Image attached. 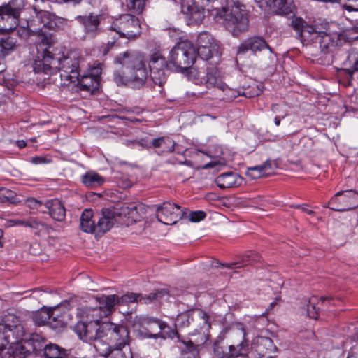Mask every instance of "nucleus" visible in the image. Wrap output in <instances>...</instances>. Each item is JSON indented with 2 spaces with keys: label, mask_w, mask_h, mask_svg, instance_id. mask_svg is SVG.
I'll list each match as a JSON object with an SVG mask.
<instances>
[{
  "label": "nucleus",
  "mask_w": 358,
  "mask_h": 358,
  "mask_svg": "<svg viewBox=\"0 0 358 358\" xmlns=\"http://www.w3.org/2000/svg\"><path fill=\"white\" fill-rule=\"evenodd\" d=\"M90 310L80 309L82 320L73 328L81 340L85 342L94 341L93 347L99 355L107 353L110 346H129V331L125 326L103 321V318L108 316L102 314H99V317H91Z\"/></svg>",
  "instance_id": "f257e3e1"
},
{
  "label": "nucleus",
  "mask_w": 358,
  "mask_h": 358,
  "mask_svg": "<svg viewBox=\"0 0 358 358\" xmlns=\"http://www.w3.org/2000/svg\"><path fill=\"white\" fill-rule=\"evenodd\" d=\"M181 9L190 24H201L207 11L215 17L222 19L224 26L234 36H238L246 31L248 27L245 6L238 3H235L231 8H223L219 10L214 8L213 5L210 6V3L205 1L202 6H199L195 0H182Z\"/></svg>",
  "instance_id": "f03ea898"
},
{
  "label": "nucleus",
  "mask_w": 358,
  "mask_h": 358,
  "mask_svg": "<svg viewBox=\"0 0 358 358\" xmlns=\"http://www.w3.org/2000/svg\"><path fill=\"white\" fill-rule=\"evenodd\" d=\"M51 43L46 36L41 38V41L36 45L37 56L33 68L36 73H51L54 68L60 72L62 86L67 87L71 83L78 81L79 76L80 59L74 54L63 56L55 60L49 49Z\"/></svg>",
  "instance_id": "7ed1b4c3"
},
{
  "label": "nucleus",
  "mask_w": 358,
  "mask_h": 358,
  "mask_svg": "<svg viewBox=\"0 0 358 358\" xmlns=\"http://www.w3.org/2000/svg\"><path fill=\"white\" fill-rule=\"evenodd\" d=\"M121 65L114 72L113 79L117 85H131L134 87L143 86L148 78L143 55L138 52H125L115 59Z\"/></svg>",
  "instance_id": "20e7f679"
},
{
  "label": "nucleus",
  "mask_w": 358,
  "mask_h": 358,
  "mask_svg": "<svg viewBox=\"0 0 358 358\" xmlns=\"http://www.w3.org/2000/svg\"><path fill=\"white\" fill-rule=\"evenodd\" d=\"M210 315L201 309L195 310L192 314V320L199 324V328L194 329V336H198L189 341H182L185 348L182 352L186 355L190 353L193 357L198 355L199 347L204 345L209 339L208 331L210 329Z\"/></svg>",
  "instance_id": "39448f33"
},
{
  "label": "nucleus",
  "mask_w": 358,
  "mask_h": 358,
  "mask_svg": "<svg viewBox=\"0 0 358 358\" xmlns=\"http://www.w3.org/2000/svg\"><path fill=\"white\" fill-rule=\"evenodd\" d=\"M196 59V51L193 43L188 39H181L171 50L167 62L170 68L182 71L193 65Z\"/></svg>",
  "instance_id": "423d86ee"
},
{
  "label": "nucleus",
  "mask_w": 358,
  "mask_h": 358,
  "mask_svg": "<svg viewBox=\"0 0 358 358\" xmlns=\"http://www.w3.org/2000/svg\"><path fill=\"white\" fill-rule=\"evenodd\" d=\"M99 306L96 307H85V309L91 310L90 316H97L99 314L108 316L116 305L123 306L129 303H134L137 301H144V296L140 294L127 293L124 295L119 297L117 295L112 294L109 296L103 295L96 299Z\"/></svg>",
  "instance_id": "0eeeda50"
},
{
  "label": "nucleus",
  "mask_w": 358,
  "mask_h": 358,
  "mask_svg": "<svg viewBox=\"0 0 358 358\" xmlns=\"http://www.w3.org/2000/svg\"><path fill=\"white\" fill-rule=\"evenodd\" d=\"M134 331L142 338H165L168 334L166 329H169L167 324L159 319L140 316L135 319L133 324Z\"/></svg>",
  "instance_id": "6e6552de"
},
{
  "label": "nucleus",
  "mask_w": 358,
  "mask_h": 358,
  "mask_svg": "<svg viewBox=\"0 0 358 358\" xmlns=\"http://www.w3.org/2000/svg\"><path fill=\"white\" fill-rule=\"evenodd\" d=\"M232 336H238L241 338L240 343L230 345L229 351H224L222 346L218 345H214V355L216 358H249L245 352L248 348V341L246 339V332L241 324L236 325V328H233L231 331Z\"/></svg>",
  "instance_id": "1a4fd4ad"
},
{
  "label": "nucleus",
  "mask_w": 358,
  "mask_h": 358,
  "mask_svg": "<svg viewBox=\"0 0 358 358\" xmlns=\"http://www.w3.org/2000/svg\"><path fill=\"white\" fill-rule=\"evenodd\" d=\"M24 6V0H11L0 6V33L15 29L18 25L20 11Z\"/></svg>",
  "instance_id": "9d476101"
},
{
  "label": "nucleus",
  "mask_w": 358,
  "mask_h": 358,
  "mask_svg": "<svg viewBox=\"0 0 358 358\" xmlns=\"http://www.w3.org/2000/svg\"><path fill=\"white\" fill-rule=\"evenodd\" d=\"M110 29L118 34L120 37L127 38H135L141 34L138 19L130 14L122 15L115 19L110 26Z\"/></svg>",
  "instance_id": "9b49d317"
},
{
  "label": "nucleus",
  "mask_w": 358,
  "mask_h": 358,
  "mask_svg": "<svg viewBox=\"0 0 358 358\" xmlns=\"http://www.w3.org/2000/svg\"><path fill=\"white\" fill-rule=\"evenodd\" d=\"M101 73V64H94V66L90 69V72L87 75H83L80 78L78 76V81L71 83L66 87L70 91L80 92L86 91L92 94L99 86V76Z\"/></svg>",
  "instance_id": "f8f14e48"
},
{
  "label": "nucleus",
  "mask_w": 358,
  "mask_h": 358,
  "mask_svg": "<svg viewBox=\"0 0 358 358\" xmlns=\"http://www.w3.org/2000/svg\"><path fill=\"white\" fill-rule=\"evenodd\" d=\"M58 307L42 308L34 315V323L38 326L49 325L52 329L66 324L65 315H60Z\"/></svg>",
  "instance_id": "ddd939ff"
},
{
  "label": "nucleus",
  "mask_w": 358,
  "mask_h": 358,
  "mask_svg": "<svg viewBox=\"0 0 358 358\" xmlns=\"http://www.w3.org/2000/svg\"><path fill=\"white\" fill-rule=\"evenodd\" d=\"M196 51V56H199L203 60H209L213 57L219 59L221 55L219 44L208 32H201L198 35Z\"/></svg>",
  "instance_id": "4468645a"
},
{
  "label": "nucleus",
  "mask_w": 358,
  "mask_h": 358,
  "mask_svg": "<svg viewBox=\"0 0 358 358\" xmlns=\"http://www.w3.org/2000/svg\"><path fill=\"white\" fill-rule=\"evenodd\" d=\"M327 206L336 211L354 209L358 207V193L352 189L337 192L330 199Z\"/></svg>",
  "instance_id": "2eb2a0df"
},
{
  "label": "nucleus",
  "mask_w": 358,
  "mask_h": 358,
  "mask_svg": "<svg viewBox=\"0 0 358 358\" xmlns=\"http://www.w3.org/2000/svg\"><path fill=\"white\" fill-rule=\"evenodd\" d=\"M148 66L151 80L155 85L162 87L166 81V68H170L169 62L159 52H156L150 55Z\"/></svg>",
  "instance_id": "dca6fc26"
},
{
  "label": "nucleus",
  "mask_w": 358,
  "mask_h": 358,
  "mask_svg": "<svg viewBox=\"0 0 358 358\" xmlns=\"http://www.w3.org/2000/svg\"><path fill=\"white\" fill-rule=\"evenodd\" d=\"M203 85L207 89L215 88L225 93L227 98H236L237 92L229 87L223 80V77L217 68H207L203 76Z\"/></svg>",
  "instance_id": "f3484780"
},
{
  "label": "nucleus",
  "mask_w": 358,
  "mask_h": 358,
  "mask_svg": "<svg viewBox=\"0 0 358 358\" xmlns=\"http://www.w3.org/2000/svg\"><path fill=\"white\" fill-rule=\"evenodd\" d=\"M183 211L180 206L176 203L164 202L157 208V220L164 224H173L177 222L183 216Z\"/></svg>",
  "instance_id": "a211bd4d"
},
{
  "label": "nucleus",
  "mask_w": 358,
  "mask_h": 358,
  "mask_svg": "<svg viewBox=\"0 0 358 358\" xmlns=\"http://www.w3.org/2000/svg\"><path fill=\"white\" fill-rule=\"evenodd\" d=\"M264 12L277 15H288L292 12L291 4L287 0H254Z\"/></svg>",
  "instance_id": "6ab92c4d"
},
{
  "label": "nucleus",
  "mask_w": 358,
  "mask_h": 358,
  "mask_svg": "<svg viewBox=\"0 0 358 358\" xmlns=\"http://www.w3.org/2000/svg\"><path fill=\"white\" fill-rule=\"evenodd\" d=\"M252 350L257 353V358H274L270 354L275 352L277 348L270 338L257 336L252 341Z\"/></svg>",
  "instance_id": "aec40b11"
},
{
  "label": "nucleus",
  "mask_w": 358,
  "mask_h": 358,
  "mask_svg": "<svg viewBox=\"0 0 358 358\" xmlns=\"http://www.w3.org/2000/svg\"><path fill=\"white\" fill-rule=\"evenodd\" d=\"M75 19L83 25L87 36L94 38L101 33L99 15L90 13L89 15H78Z\"/></svg>",
  "instance_id": "412c9836"
},
{
  "label": "nucleus",
  "mask_w": 358,
  "mask_h": 358,
  "mask_svg": "<svg viewBox=\"0 0 358 358\" xmlns=\"http://www.w3.org/2000/svg\"><path fill=\"white\" fill-rule=\"evenodd\" d=\"M336 305V300L329 297L313 296L307 305V314L310 318L316 319L320 310H329L330 306Z\"/></svg>",
  "instance_id": "4be33fe9"
},
{
  "label": "nucleus",
  "mask_w": 358,
  "mask_h": 358,
  "mask_svg": "<svg viewBox=\"0 0 358 358\" xmlns=\"http://www.w3.org/2000/svg\"><path fill=\"white\" fill-rule=\"evenodd\" d=\"M41 342L38 338H32L23 343H17L13 350V358H27L31 355V350L37 354L41 352Z\"/></svg>",
  "instance_id": "5701e85b"
},
{
  "label": "nucleus",
  "mask_w": 358,
  "mask_h": 358,
  "mask_svg": "<svg viewBox=\"0 0 358 358\" xmlns=\"http://www.w3.org/2000/svg\"><path fill=\"white\" fill-rule=\"evenodd\" d=\"M268 49L271 51L269 45L265 40L259 36H253L245 39L238 48L237 54H244L248 50L253 52Z\"/></svg>",
  "instance_id": "b1692460"
},
{
  "label": "nucleus",
  "mask_w": 358,
  "mask_h": 358,
  "mask_svg": "<svg viewBox=\"0 0 358 358\" xmlns=\"http://www.w3.org/2000/svg\"><path fill=\"white\" fill-rule=\"evenodd\" d=\"M341 35L337 32H327L319 36L315 40L322 52L327 53L338 45Z\"/></svg>",
  "instance_id": "393cba45"
},
{
  "label": "nucleus",
  "mask_w": 358,
  "mask_h": 358,
  "mask_svg": "<svg viewBox=\"0 0 358 358\" xmlns=\"http://www.w3.org/2000/svg\"><path fill=\"white\" fill-rule=\"evenodd\" d=\"M44 206L48 210L50 216L55 220L63 222L66 218V209L63 203L57 199L47 200Z\"/></svg>",
  "instance_id": "a878e982"
},
{
  "label": "nucleus",
  "mask_w": 358,
  "mask_h": 358,
  "mask_svg": "<svg viewBox=\"0 0 358 358\" xmlns=\"http://www.w3.org/2000/svg\"><path fill=\"white\" fill-rule=\"evenodd\" d=\"M215 182L221 189L231 188L240 185L242 178L236 173L227 172L219 175L215 178Z\"/></svg>",
  "instance_id": "bb28decb"
},
{
  "label": "nucleus",
  "mask_w": 358,
  "mask_h": 358,
  "mask_svg": "<svg viewBox=\"0 0 358 358\" xmlns=\"http://www.w3.org/2000/svg\"><path fill=\"white\" fill-rule=\"evenodd\" d=\"M114 213L108 208L103 209L102 210L101 217H99L96 224V231L106 233L112 228L114 225Z\"/></svg>",
  "instance_id": "cd10ccee"
},
{
  "label": "nucleus",
  "mask_w": 358,
  "mask_h": 358,
  "mask_svg": "<svg viewBox=\"0 0 358 358\" xmlns=\"http://www.w3.org/2000/svg\"><path fill=\"white\" fill-rule=\"evenodd\" d=\"M17 48V39L12 36L0 38V61L11 55Z\"/></svg>",
  "instance_id": "c85d7f7f"
},
{
  "label": "nucleus",
  "mask_w": 358,
  "mask_h": 358,
  "mask_svg": "<svg viewBox=\"0 0 358 358\" xmlns=\"http://www.w3.org/2000/svg\"><path fill=\"white\" fill-rule=\"evenodd\" d=\"M345 66V68L342 70V72L348 75L349 80H352L353 73L358 71V50H352L350 52Z\"/></svg>",
  "instance_id": "c756f323"
},
{
  "label": "nucleus",
  "mask_w": 358,
  "mask_h": 358,
  "mask_svg": "<svg viewBox=\"0 0 358 358\" xmlns=\"http://www.w3.org/2000/svg\"><path fill=\"white\" fill-rule=\"evenodd\" d=\"M80 227L85 233H93L96 231V224L93 220V212L91 209H85L82 213Z\"/></svg>",
  "instance_id": "7c9ffc66"
},
{
  "label": "nucleus",
  "mask_w": 358,
  "mask_h": 358,
  "mask_svg": "<svg viewBox=\"0 0 358 358\" xmlns=\"http://www.w3.org/2000/svg\"><path fill=\"white\" fill-rule=\"evenodd\" d=\"M149 143H150V148H161L164 153L173 152L176 145L174 141L169 136L156 138Z\"/></svg>",
  "instance_id": "2f4dec72"
},
{
  "label": "nucleus",
  "mask_w": 358,
  "mask_h": 358,
  "mask_svg": "<svg viewBox=\"0 0 358 358\" xmlns=\"http://www.w3.org/2000/svg\"><path fill=\"white\" fill-rule=\"evenodd\" d=\"M81 181L86 187L93 188L103 184L105 180L99 173L90 171L81 176Z\"/></svg>",
  "instance_id": "473e14b6"
},
{
  "label": "nucleus",
  "mask_w": 358,
  "mask_h": 358,
  "mask_svg": "<svg viewBox=\"0 0 358 358\" xmlns=\"http://www.w3.org/2000/svg\"><path fill=\"white\" fill-rule=\"evenodd\" d=\"M100 355L103 358H131L132 357L129 346H126V348L110 346L107 353Z\"/></svg>",
  "instance_id": "72a5a7b5"
},
{
  "label": "nucleus",
  "mask_w": 358,
  "mask_h": 358,
  "mask_svg": "<svg viewBox=\"0 0 358 358\" xmlns=\"http://www.w3.org/2000/svg\"><path fill=\"white\" fill-rule=\"evenodd\" d=\"M19 327V319L14 315H8L0 320V333L6 334L13 328Z\"/></svg>",
  "instance_id": "f704fd0d"
},
{
  "label": "nucleus",
  "mask_w": 358,
  "mask_h": 358,
  "mask_svg": "<svg viewBox=\"0 0 358 358\" xmlns=\"http://www.w3.org/2000/svg\"><path fill=\"white\" fill-rule=\"evenodd\" d=\"M306 30L307 31V34L311 35L312 38L314 40L319 38L320 35L330 32L329 24L325 21L321 23H315L314 25L306 26Z\"/></svg>",
  "instance_id": "c9c22d12"
},
{
  "label": "nucleus",
  "mask_w": 358,
  "mask_h": 358,
  "mask_svg": "<svg viewBox=\"0 0 358 358\" xmlns=\"http://www.w3.org/2000/svg\"><path fill=\"white\" fill-rule=\"evenodd\" d=\"M271 165L272 163L267 161L262 165L249 168L247 174L252 178H257L269 174L270 173L268 171L271 169Z\"/></svg>",
  "instance_id": "e433bc0d"
},
{
  "label": "nucleus",
  "mask_w": 358,
  "mask_h": 358,
  "mask_svg": "<svg viewBox=\"0 0 358 358\" xmlns=\"http://www.w3.org/2000/svg\"><path fill=\"white\" fill-rule=\"evenodd\" d=\"M25 227L31 228L36 234H38L43 231L48 232L50 229V227L47 224L35 217H29L28 219H26Z\"/></svg>",
  "instance_id": "4c0bfd02"
},
{
  "label": "nucleus",
  "mask_w": 358,
  "mask_h": 358,
  "mask_svg": "<svg viewBox=\"0 0 358 358\" xmlns=\"http://www.w3.org/2000/svg\"><path fill=\"white\" fill-rule=\"evenodd\" d=\"M55 15L48 11H40L37 14V18L43 24V27L53 29L56 25L55 22Z\"/></svg>",
  "instance_id": "58836bf2"
},
{
  "label": "nucleus",
  "mask_w": 358,
  "mask_h": 358,
  "mask_svg": "<svg viewBox=\"0 0 358 358\" xmlns=\"http://www.w3.org/2000/svg\"><path fill=\"white\" fill-rule=\"evenodd\" d=\"M169 294L165 289L157 290L144 297V303L159 302L162 303L169 299Z\"/></svg>",
  "instance_id": "ea45409f"
},
{
  "label": "nucleus",
  "mask_w": 358,
  "mask_h": 358,
  "mask_svg": "<svg viewBox=\"0 0 358 358\" xmlns=\"http://www.w3.org/2000/svg\"><path fill=\"white\" fill-rule=\"evenodd\" d=\"M18 202L16 194L5 187H0V204L1 203H17Z\"/></svg>",
  "instance_id": "a19ab883"
},
{
  "label": "nucleus",
  "mask_w": 358,
  "mask_h": 358,
  "mask_svg": "<svg viewBox=\"0 0 358 358\" xmlns=\"http://www.w3.org/2000/svg\"><path fill=\"white\" fill-rule=\"evenodd\" d=\"M291 26L301 37L305 36L303 34L307 33L306 27L308 25L301 17H294L291 21Z\"/></svg>",
  "instance_id": "79ce46f5"
},
{
  "label": "nucleus",
  "mask_w": 358,
  "mask_h": 358,
  "mask_svg": "<svg viewBox=\"0 0 358 358\" xmlns=\"http://www.w3.org/2000/svg\"><path fill=\"white\" fill-rule=\"evenodd\" d=\"M124 144L131 148H137L138 150L150 148V143L144 138L125 140Z\"/></svg>",
  "instance_id": "37998d69"
},
{
  "label": "nucleus",
  "mask_w": 358,
  "mask_h": 358,
  "mask_svg": "<svg viewBox=\"0 0 358 358\" xmlns=\"http://www.w3.org/2000/svg\"><path fill=\"white\" fill-rule=\"evenodd\" d=\"M126 6L129 10L140 14L144 9L145 0H126Z\"/></svg>",
  "instance_id": "c03bdc74"
},
{
  "label": "nucleus",
  "mask_w": 358,
  "mask_h": 358,
  "mask_svg": "<svg viewBox=\"0 0 358 358\" xmlns=\"http://www.w3.org/2000/svg\"><path fill=\"white\" fill-rule=\"evenodd\" d=\"M188 79L196 85H201L203 83V77H201L199 72L195 68H191L188 72Z\"/></svg>",
  "instance_id": "a18cd8bd"
},
{
  "label": "nucleus",
  "mask_w": 358,
  "mask_h": 358,
  "mask_svg": "<svg viewBox=\"0 0 358 358\" xmlns=\"http://www.w3.org/2000/svg\"><path fill=\"white\" fill-rule=\"evenodd\" d=\"M25 204L30 209L37 210H40L41 208L44 206V203L41 201L37 200L34 197L28 198L25 201Z\"/></svg>",
  "instance_id": "49530a36"
},
{
  "label": "nucleus",
  "mask_w": 358,
  "mask_h": 358,
  "mask_svg": "<svg viewBox=\"0 0 358 358\" xmlns=\"http://www.w3.org/2000/svg\"><path fill=\"white\" fill-rule=\"evenodd\" d=\"M206 213L203 210L192 211L189 215V220L192 222H198L203 220Z\"/></svg>",
  "instance_id": "de8ad7c7"
},
{
  "label": "nucleus",
  "mask_w": 358,
  "mask_h": 358,
  "mask_svg": "<svg viewBox=\"0 0 358 358\" xmlns=\"http://www.w3.org/2000/svg\"><path fill=\"white\" fill-rule=\"evenodd\" d=\"M26 220L20 219H10L6 221L5 227H11L15 226H23L25 227Z\"/></svg>",
  "instance_id": "09e8293b"
},
{
  "label": "nucleus",
  "mask_w": 358,
  "mask_h": 358,
  "mask_svg": "<svg viewBox=\"0 0 358 358\" xmlns=\"http://www.w3.org/2000/svg\"><path fill=\"white\" fill-rule=\"evenodd\" d=\"M31 162L34 164H41L50 163V160L43 156H36L32 157Z\"/></svg>",
  "instance_id": "8fccbe9b"
},
{
  "label": "nucleus",
  "mask_w": 358,
  "mask_h": 358,
  "mask_svg": "<svg viewBox=\"0 0 358 358\" xmlns=\"http://www.w3.org/2000/svg\"><path fill=\"white\" fill-rule=\"evenodd\" d=\"M257 258H258V257L257 255H255V257L253 258L252 259H248V260L244 261V262L242 264H237V263L232 264L231 265L229 266V268H231V269L239 268V267L243 266L244 265H247L248 264H250L251 262L257 261Z\"/></svg>",
  "instance_id": "3c124183"
},
{
  "label": "nucleus",
  "mask_w": 358,
  "mask_h": 358,
  "mask_svg": "<svg viewBox=\"0 0 358 358\" xmlns=\"http://www.w3.org/2000/svg\"><path fill=\"white\" fill-rule=\"evenodd\" d=\"M114 45H115V41H113V42L109 41L107 44L103 45L101 48V52H102L103 55H107L108 52L110 51V50L114 46Z\"/></svg>",
  "instance_id": "603ef678"
},
{
  "label": "nucleus",
  "mask_w": 358,
  "mask_h": 358,
  "mask_svg": "<svg viewBox=\"0 0 358 358\" xmlns=\"http://www.w3.org/2000/svg\"><path fill=\"white\" fill-rule=\"evenodd\" d=\"M287 115V112H283L280 115H278L274 118V122L276 126H279L280 124V122L282 119H284Z\"/></svg>",
  "instance_id": "864d4df0"
},
{
  "label": "nucleus",
  "mask_w": 358,
  "mask_h": 358,
  "mask_svg": "<svg viewBox=\"0 0 358 358\" xmlns=\"http://www.w3.org/2000/svg\"><path fill=\"white\" fill-rule=\"evenodd\" d=\"M296 207L298 208H300L303 212H304L308 215H312L314 213L313 210L310 209L308 206L306 204L298 205Z\"/></svg>",
  "instance_id": "5fc2aeb1"
},
{
  "label": "nucleus",
  "mask_w": 358,
  "mask_h": 358,
  "mask_svg": "<svg viewBox=\"0 0 358 358\" xmlns=\"http://www.w3.org/2000/svg\"><path fill=\"white\" fill-rule=\"evenodd\" d=\"M282 108L283 106L279 104H273L271 106V110L274 113H279L278 115H280L282 114V113L285 112L284 110H282Z\"/></svg>",
  "instance_id": "6e6d98bb"
},
{
  "label": "nucleus",
  "mask_w": 358,
  "mask_h": 358,
  "mask_svg": "<svg viewBox=\"0 0 358 358\" xmlns=\"http://www.w3.org/2000/svg\"><path fill=\"white\" fill-rule=\"evenodd\" d=\"M138 207L134 206L130 209V211L129 213V216L135 221L136 222L138 220V217L137 216H135V214L137 213Z\"/></svg>",
  "instance_id": "4d7b16f0"
},
{
  "label": "nucleus",
  "mask_w": 358,
  "mask_h": 358,
  "mask_svg": "<svg viewBox=\"0 0 358 358\" xmlns=\"http://www.w3.org/2000/svg\"><path fill=\"white\" fill-rule=\"evenodd\" d=\"M343 8L349 12L358 11V6H355L352 4H345L343 6Z\"/></svg>",
  "instance_id": "13d9d810"
},
{
  "label": "nucleus",
  "mask_w": 358,
  "mask_h": 358,
  "mask_svg": "<svg viewBox=\"0 0 358 358\" xmlns=\"http://www.w3.org/2000/svg\"><path fill=\"white\" fill-rule=\"evenodd\" d=\"M16 145L21 149L26 147L27 143L24 140H18L16 141Z\"/></svg>",
  "instance_id": "bf43d9fd"
},
{
  "label": "nucleus",
  "mask_w": 358,
  "mask_h": 358,
  "mask_svg": "<svg viewBox=\"0 0 358 358\" xmlns=\"http://www.w3.org/2000/svg\"><path fill=\"white\" fill-rule=\"evenodd\" d=\"M3 231L2 229H0V248L3 247Z\"/></svg>",
  "instance_id": "052dcab7"
},
{
  "label": "nucleus",
  "mask_w": 358,
  "mask_h": 358,
  "mask_svg": "<svg viewBox=\"0 0 358 358\" xmlns=\"http://www.w3.org/2000/svg\"><path fill=\"white\" fill-rule=\"evenodd\" d=\"M210 166H210V164H205V165H203V168H204V169H207V168L210 167Z\"/></svg>",
  "instance_id": "680f3d73"
},
{
  "label": "nucleus",
  "mask_w": 358,
  "mask_h": 358,
  "mask_svg": "<svg viewBox=\"0 0 358 358\" xmlns=\"http://www.w3.org/2000/svg\"><path fill=\"white\" fill-rule=\"evenodd\" d=\"M201 1H202V3H204V1L210 3L212 0H201Z\"/></svg>",
  "instance_id": "e2e57ef3"
},
{
  "label": "nucleus",
  "mask_w": 358,
  "mask_h": 358,
  "mask_svg": "<svg viewBox=\"0 0 358 358\" xmlns=\"http://www.w3.org/2000/svg\"><path fill=\"white\" fill-rule=\"evenodd\" d=\"M203 152H199H199H196V155H197L198 156H199L200 155H203Z\"/></svg>",
  "instance_id": "0e129e2a"
},
{
  "label": "nucleus",
  "mask_w": 358,
  "mask_h": 358,
  "mask_svg": "<svg viewBox=\"0 0 358 358\" xmlns=\"http://www.w3.org/2000/svg\"><path fill=\"white\" fill-rule=\"evenodd\" d=\"M38 32H39L40 34H41H41H43L42 29H40L38 30Z\"/></svg>",
  "instance_id": "69168bd1"
},
{
  "label": "nucleus",
  "mask_w": 358,
  "mask_h": 358,
  "mask_svg": "<svg viewBox=\"0 0 358 358\" xmlns=\"http://www.w3.org/2000/svg\"><path fill=\"white\" fill-rule=\"evenodd\" d=\"M274 304H275L274 303H271L270 304L271 307H273V306H274Z\"/></svg>",
  "instance_id": "338daca9"
},
{
  "label": "nucleus",
  "mask_w": 358,
  "mask_h": 358,
  "mask_svg": "<svg viewBox=\"0 0 358 358\" xmlns=\"http://www.w3.org/2000/svg\"><path fill=\"white\" fill-rule=\"evenodd\" d=\"M266 314H267V313H266V312H265V313H264L262 314V315H266Z\"/></svg>",
  "instance_id": "774afa93"
}]
</instances>
